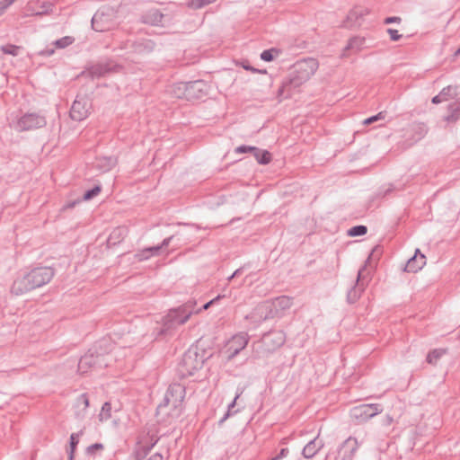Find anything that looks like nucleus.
I'll return each mask as SVG.
<instances>
[{
  "label": "nucleus",
  "mask_w": 460,
  "mask_h": 460,
  "mask_svg": "<svg viewBox=\"0 0 460 460\" xmlns=\"http://www.w3.org/2000/svg\"><path fill=\"white\" fill-rule=\"evenodd\" d=\"M54 276V270L50 267H40L32 270L24 278L14 281L12 292L21 295L33 288H40L49 283Z\"/></svg>",
  "instance_id": "1"
},
{
  "label": "nucleus",
  "mask_w": 460,
  "mask_h": 460,
  "mask_svg": "<svg viewBox=\"0 0 460 460\" xmlns=\"http://www.w3.org/2000/svg\"><path fill=\"white\" fill-rule=\"evenodd\" d=\"M195 305V301H189L176 309L170 310L163 319L165 329L169 330L185 323L192 315Z\"/></svg>",
  "instance_id": "2"
},
{
  "label": "nucleus",
  "mask_w": 460,
  "mask_h": 460,
  "mask_svg": "<svg viewBox=\"0 0 460 460\" xmlns=\"http://www.w3.org/2000/svg\"><path fill=\"white\" fill-rule=\"evenodd\" d=\"M203 358L196 350H188L181 359L179 371L182 376H191L203 367Z\"/></svg>",
  "instance_id": "3"
},
{
  "label": "nucleus",
  "mask_w": 460,
  "mask_h": 460,
  "mask_svg": "<svg viewBox=\"0 0 460 460\" xmlns=\"http://www.w3.org/2000/svg\"><path fill=\"white\" fill-rule=\"evenodd\" d=\"M185 395L186 390L183 385L173 384L169 387L165 397L166 405L174 411V415L181 413Z\"/></svg>",
  "instance_id": "4"
},
{
  "label": "nucleus",
  "mask_w": 460,
  "mask_h": 460,
  "mask_svg": "<svg viewBox=\"0 0 460 460\" xmlns=\"http://www.w3.org/2000/svg\"><path fill=\"white\" fill-rule=\"evenodd\" d=\"M249 338L246 333L234 335L226 344L224 354L227 358H232L243 350L248 344Z\"/></svg>",
  "instance_id": "5"
},
{
  "label": "nucleus",
  "mask_w": 460,
  "mask_h": 460,
  "mask_svg": "<svg viewBox=\"0 0 460 460\" xmlns=\"http://www.w3.org/2000/svg\"><path fill=\"white\" fill-rule=\"evenodd\" d=\"M382 411L379 404H362L351 409L349 415L357 420H366Z\"/></svg>",
  "instance_id": "6"
},
{
  "label": "nucleus",
  "mask_w": 460,
  "mask_h": 460,
  "mask_svg": "<svg viewBox=\"0 0 460 460\" xmlns=\"http://www.w3.org/2000/svg\"><path fill=\"white\" fill-rule=\"evenodd\" d=\"M317 64L314 60H304L296 64L295 72L296 74L295 80L301 84L307 81L316 71Z\"/></svg>",
  "instance_id": "7"
},
{
  "label": "nucleus",
  "mask_w": 460,
  "mask_h": 460,
  "mask_svg": "<svg viewBox=\"0 0 460 460\" xmlns=\"http://www.w3.org/2000/svg\"><path fill=\"white\" fill-rule=\"evenodd\" d=\"M359 448L357 438L349 437L341 446L338 456L341 460H351Z\"/></svg>",
  "instance_id": "8"
},
{
  "label": "nucleus",
  "mask_w": 460,
  "mask_h": 460,
  "mask_svg": "<svg viewBox=\"0 0 460 460\" xmlns=\"http://www.w3.org/2000/svg\"><path fill=\"white\" fill-rule=\"evenodd\" d=\"M90 103L86 100H75L70 110V117L75 121H82L90 115Z\"/></svg>",
  "instance_id": "9"
},
{
  "label": "nucleus",
  "mask_w": 460,
  "mask_h": 460,
  "mask_svg": "<svg viewBox=\"0 0 460 460\" xmlns=\"http://www.w3.org/2000/svg\"><path fill=\"white\" fill-rule=\"evenodd\" d=\"M207 95V85L201 82L197 81L188 83L187 101H195Z\"/></svg>",
  "instance_id": "10"
},
{
  "label": "nucleus",
  "mask_w": 460,
  "mask_h": 460,
  "mask_svg": "<svg viewBox=\"0 0 460 460\" xmlns=\"http://www.w3.org/2000/svg\"><path fill=\"white\" fill-rule=\"evenodd\" d=\"M369 13L370 11L367 7L363 5H356L348 13L347 22L349 26H352L367 16Z\"/></svg>",
  "instance_id": "11"
},
{
  "label": "nucleus",
  "mask_w": 460,
  "mask_h": 460,
  "mask_svg": "<svg viewBox=\"0 0 460 460\" xmlns=\"http://www.w3.org/2000/svg\"><path fill=\"white\" fill-rule=\"evenodd\" d=\"M188 83L178 82L172 84L166 89L167 94L172 98L187 101Z\"/></svg>",
  "instance_id": "12"
},
{
  "label": "nucleus",
  "mask_w": 460,
  "mask_h": 460,
  "mask_svg": "<svg viewBox=\"0 0 460 460\" xmlns=\"http://www.w3.org/2000/svg\"><path fill=\"white\" fill-rule=\"evenodd\" d=\"M426 265V257L419 250L406 263L405 270L408 272H417Z\"/></svg>",
  "instance_id": "13"
},
{
  "label": "nucleus",
  "mask_w": 460,
  "mask_h": 460,
  "mask_svg": "<svg viewBox=\"0 0 460 460\" xmlns=\"http://www.w3.org/2000/svg\"><path fill=\"white\" fill-rule=\"evenodd\" d=\"M43 124L44 119L33 114L25 115L19 120L20 128L24 130L40 128Z\"/></svg>",
  "instance_id": "14"
},
{
  "label": "nucleus",
  "mask_w": 460,
  "mask_h": 460,
  "mask_svg": "<svg viewBox=\"0 0 460 460\" xmlns=\"http://www.w3.org/2000/svg\"><path fill=\"white\" fill-rule=\"evenodd\" d=\"M128 234V229L124 226L115 227L108 237V243L110 245H117L121 243Z\"/></svg>",
  "instance_id": "15"
},
{
  "label": "nucleus",
  "mask_w": 460,
  "mask_h": 460,
  "mask_svg": "<svg viewBox=\"0 0 460 460\" xmlns=\"http://www.w3.org/2000/svg\"><path fill=\"white\" fill-rule=\"evenodd\" d=\"M366 43V40L363 37L356 36L349 40L344 50L343 56H348L347 53L349 50H353L355 52L360 51Z\"/></svg>",
  "instance_id": "16"
},
{
  "label": "nucleus",
  "mask_w": 460,
  "mask_h": 460,
  "mask_svg": "<svg viewBox=\"0 0 460 460\" xmlns=\"http://www.w3.org/2000/svg\"><path fill=\"white\" fill-rule=\"evenodd\" d=\"M323 443L322 440L318 439V438H315L309 443L305 445V447L303 449V455L306 458H311L314 456H315L318 451L323 447Z\"/></svg>",
  "instance_id": "17"
},
{
  "label": "nucleus",
  "mask_w": 460,
  "mask_h": 460,
  "mask_svg": "<svg viewBox=\"0 0 460 460\" xmlns=\"http://www.w3.org/2000/svg\"><path fill=\"white\" fill-rule=\"evenodd\" d=\"M162 246H154V247H149V248H145V249H142L140 251H138L135 257L138 260V261H145V260H147L153 256H156L159 254V252H160V249H161Z\"/></svg>",
  "instance_id": "18"
},
{
  "label": "nucleus",
  "mask_w": 460,
  "mask_h": 460,
  "mask_svg": "<svg viewBox=\"0 0 460 460\" xmlns=\"http://www.w3.org/2000/svg\"><path fill=\"white\" fill-rule=\"evenodd\" d=\"M460 119V103L451 104L448 108L447 114L444 116L447 123H455Z\"/></svg>",
  "instance_id": "19"
},
{
  "label": "nucleus",
  "mask_w": 460,
  "mask_h": 460,
  "mask_svg": "<svg viewBox=\"0 0 460 460\" xmlns=\"http://www.w3.org/2000/svg\"><path fill=\"white\" fill-rule=\"evenodd\" d=\"M149 451L146 448H140L136 451L131 460H162V456L158 454H153L147 456Z\"/></svg>",
  "instance_id": "20"
},
{
  "label": "nucleus",
  "mask_w": 460,
  "mask_h": 460,
  "mask_svg": "<svg viewBox=\"0 0 460 460\" xmlns=\"http://www.w3.org/2000/svg\"><path fill=\"white\" fill-rule=\"evenodd\" d=\"M112 407L111 402H104L98 414V420L100 422H105L111 417Z\"/></svg>",
  "instance_id": "21"
},
{
  "label": "nucleus",
  "mask_w": 460,
  "mask_h": 460,
  "mask_svg": "<svg viewBox=\"0 0 460 460\" xmlns=\"http://www.w3.org/2000/svg\"><path fill=\"white\" fill-rule=\"evenodd\" d=\"M254 156L259 164H268L271 161V155L267 150H260L255 147Z\"/></svg>",
  "instance_id": "22"
},
{
  "label": "nucleus",
  "mask_w": 460,
  "mask_h": 460,
  "mask_svg": "<svg viewBox=\"0 0 460 460\" xmlns=\"http://www.w3.org/2000/svg\"><path fill=\"white\" fill-rule=\"evenodd\" d=\"M30 11L35 14V15H43L49 13L51 9L52 5L49 3L42 4L39 8H34L32 6V4H30Z\"/></svg>",
  "instance_id": "23"
},
{
  "label": "nucleus",
  "mask_w": 460,
  "mask_h": 460,
  "mask_svg": "<svg viewBox=\"0 0 460 460\" xmlns=\"http://www.w3.org/2000/svg\"><path fill=\"white\" fill-rule=\"evenodd\" d=\"M162 18L163 14L155 10L146 15L145 21L147 23L156 25L162 22Z\"/></svg>",
  "instance_id": "24"
},
{
  "label": "nucleus",
  "mask_w": 460,
  "mask_h": 460,
  "mask_svg": "<svg viewBox=\"0 0 460 460\" xmlns=\"http://www.w3.org/2000/svg\"><path fill=\"white\" fill-rule=\"evenodd\" d=\"M446 353V349H437L430 351L427 357V360L430 364H436L439 358Z\"/></svg>",
  "instance_id": "25"
},
{
  "label": "nucleus",
  "mask_w": 460,
  "mask_h": 460,
  "mask_svg": "<svg viewBox=\"0 0 460 460\" xmlns=\"http://www.w3.org/2000/svg\"><path fill=\"white\" fill-rule=\"evenodd\" d=\"M439 93L443 95V99L447 102L457 95V89L454 86H447L444 88Z\"/></svg>",
  "instance_id": "26"
},
{
  "label": "nucleus",
  "mask_w": 460,
  "mask_h": 460,
  "mask_svg": "<svg viewBox=\"0 0 460 460\" xmlns=\"http://www.w3.org/2000/svg\"><path fill=\"white\" fill-rule=\"evenodd\" d=\"M75 41V39L72 36H65L57 41H55V46L58 49H64L67 46H70Z\"/></svg>",
  "instance_id": "27"
},
{
  "label": "nucleus",
  "mask_w": 460,
  "mask_h": 460,
  "mask_svg": "<svg viewBox=\"0 0 460 460\" xmlns=\"http://www.w3.org/2000/svg\"><path fill=\"white\" fill-rule=\"evenodd\" d=\"M92 362H93V358L91 356L83 357L79 361V365H78L79 370L82 371L83 373L86 372L88 369V367L91 365Z\"/></svg>",
  "instance_id": "28"
},
{
  "label": "nucleus",
  "mask_w": 460,
  "mask_h": 460,
  "mask_svg": "<svg viewBox=\"0 0 460 460\" xmlns=\"http://www.w3.org/2000/svg\"><path fill=\"white\" fill-rule=\"evenodd\" d=\"M367 233V227L364 226H358L350 228L349 230V235L350 236H359L364 235Z\"/></svg>",
  "instance_id": "29"
},
{
  "label": "nucleus",
  "mask_w": 460,
  "mask_h": 460,
  "mask_svg": "<svg viewBox=\"0 0 460 460\" xmlns=\"http://www.w3.org/2000/svg\"><path fill=\"white\" fill-rule=\"evenodd\" d=\"M216 0H191L189 5L194 9H199L207 4L214 3Z\"/></svg>",
  "instance_id": "30"
},
{
  "label": "nucleus",
  "mask_w": 460,
  "mask_h": 460,
  "mask_svg": "<svg viewBox=\"0 0 460 460\" xmlns=\"http://www.w3.org/2000/svg\"><path fill=\"white\" fill-rule=\"evenodd\" d=\"M2 51L5 54L16 56L19 51V47L14 45H6L2 47Z\"/></svg>",
  "instance_id": "31"
},
{
  "label": "nucleus",
  "mask_w": 460,
  "mask_h": 460,
  "mask_svg": "<svg viewBox=\"0 0 460 460\" xmlns=\"http://www.w3.org/2000/svg\"><path fill=\"white\" fill-rule=\"evenodd\" d=\"M274 53H277L274 49L264 50L261 54V58L267 62L272 61L275 57Z\"/></svg>",
  "instance_id": "32"
},
{
  "label": "nucleus",
  "mask_w": 460,
  "mask_h": 460,
  "mask_svg": "<svg viewBox=\"0 0 460 460\" xmlns=\"http://www.w3.org/2000/svg\"><path fill=\"white\" fill-rule=\"evenodd\" d=\"M384 119H385V113L381 111L375 116L366 119L363 121V124L367 126V125H370L371 123H374L377 120Z\"/></svg>",
  "instance_id": "33"
},
{
  "label": "nucleus",
  "mask_w": 460,
  "mask_h": 460,
  "mask_svg": "<svg viewBox=\"0 0 460 460\" xmlns=\"http://www.w3.org/2000/svg\"><path fill=\"white\" fill-rule=\"evenodd\" d=\"M101 192V187L97 186L93 188V190H87L84 195V200H89L92 198L97 196Z\"/></svg>",
  "instance_id": "34"
},
{
  "label": "nucleus",
  "mask_w": 460,
  "mask_h": 460,
  "mask_svg": "<svg viewBox=\"0 0 460 460\" xmlns=\"http://www.w3.org/2000/svg\"><path fill=\"white\" fill-rule=\"evenodd\" d=\"M77 406L83 405L84 410L89 406V399L85 394L79 395L76 399Z\"/></svg>",
  "instance_id": "35"
},
{
  "label": "nucleus",
  "mask_w": 460,
  "mask_h": 460,
  "mask_svg": "<svg viewBox=\"0 0 460 460\" xmlns=\"http://www.w3.org/2000/svg\"><path fill=\"white\" fill-rule=\"evenodd\" d=\"M386 31H387L391 40H393V41H397V40H401V38H402V34H400L397 30L387 29Z\"/></svg>",
  "instance_id": "36"
},
{
  "label": "nucleus",
  "mask_w": 460,
  "mask_h": 460,
  "mask_svg": "<svg viewBox=\"0 0 460 460\" xmlns=\"http://www.w3.org/2000/svg\"><path fill=\"white\" fill-rule=\"evenodd\" d=\"M221 298V296H217V297H215L214 299L210 300L209 302H208L207 304H205L203 305L202 308H199L196 311H193V314H199L202 312V310H207L215 302H217V300H219Z\"/></svg>",
  "instance_id": "37"
},
{
  "label": "nucleus",
  "mask_w": 460,
  "mask_h": 460,
  "mask_svg": "<svg viewBox=\"0 0 460 460\" xmlns=\"http://www.w3.org/2000/svg\"><path fill=\"white\" fill-rule=\"evenodd\" d=\"M288 455V448H282L279 453L271 458V460H281L282 458L286 457Z\"/></svg>",
  "instance_id": "38"
},
{
  "label": "nucleus",
  "mask_w": 460,
  "mask_h": 460,
  "mask_svg": "<svg viewBox=\"0 0 460 460\" xmlns=\"http://www.w3.org/2000/svg\"><path fill=\"white\" fill-rule=\"evenodd\" d=\"M254 150H255V147L245 146H238L237 148H235V152L238 154L246 153V152H253Z\"/></svg>",
  "instance_id": "39"
},
{
  "label": "nucleus",
  "mask_w": 460,
  "mask_h": 460,
  "mask_svg": "<svg viewBox=\"0 0 460 460\" xmlns=\"http://www.w3.org/2000/svg\"><path fill=\"white\" fill-rule=\"evenodd\" d=\"M102 21V15L101 14H95L94 17L93 18V26L96 29V30H99V22Z\"/></svg>",
  "instance_id": "40"
},
{
  "label": "nucleus",
  "mask_w": 460,
  "mask_h": 460,
  "mask_svg": "<svg viewBox=\"0 0 460 460\" xmlns=\"http://www.w3.org/2000/svg\"><path fill=\"white\" fill-rule=\"evenodd\" d=\"M285 87H286V86H285V84H282V85L279 88V90H278V92H277V99H278V102H282V100H283V93H284V92H285Z\"/></svg>",
  "instance_id": "41"
},
{
  "label": "nucleus",
  "mask_w": 460,
  "mask_h": 460,
  "mask_svg": "<svg viewBox=\"0 0 460 460\" xmlns=\"http://www.w3.org/2000/svg\"><path fill=\"white\" fill-rule=\"evenodd\" d=\"M402 22V19L401 17H388L385 20V24H389V23H392V22H396V23H400Z\"/></svg>",
  "instance_id": "42"
},
{
  "label": "nucleus",
  "mask_w": 460,
  "mask_h": 460,
  "mask_svg": "<svg viewBox=\"0 0 460 460\" xmlns=\"http://www.w3.org/2000/svg\"><path fill=\"white\" fill-rule=\"evenodd\" d=\"M13 2V0H0V10L8 7Z\"/></svg>",
  "instance_id": "43"
},
{
  "label": "nucleus",
  "mask_w": 460,
  "mask_h": 460,
  "mask_svg": "<svg viewBox=\"0 0 460 460\" xmlns=\"http://www.w3.org/2000/svg\"><path fill=\"white\" fill-rule=\"evenodd\" d=\"M446 102V101L443 99V95H441L440 93H438V95H436L432 99V102L435 103V104H438V103H440V102Z\"/></svg>",
  "instance_id": "44"
},
{
  "label": "nucleus",
  "mask_w": 460,
  "mask_h": 460,
  "mask_svg": "<svg viewBox=\"0 0 460 460\" xmlns=\"http://www.w3.org/2000/svg\"><path fill=\"white\" fill-rule=\"evenodd\" d=\"M77 443H78V440L76 438V436L75 434H72L70 437V444H71L72 450L75 449Z\"/></svg>",
  "instance_id": "45"
},
{
  "label": "nucleus",
  "mask_w": 460,
  "mask_h": 460,
  "mask_svg": "<svg viewBox=\"0 0 460 460\" xmlns=\"http://www.w3.org/2000/svg\"><path fill=\"white\" fill-rule=\"evenodd\" d=\"M385 421L386 424L389 425V424H391L394 421V420H393V418L390 415H386L385 417Z\"/></svg>",
  "instance_id": "46"
},
{
  "label": "nucleus",
  "mask_w": 460,
  "mask_h": 460,
  "mask_svg": "<svg viewBox=\"0 0 460 460\" xmlns=\"http://www.w3.org/2000/svg\"><path fill=\"white\" fill-rule=\"evenodd\" d=\"M245 70H248V71H252V72H255L256 70L252 67H251L250 66L248 65H245V64H243L242 66Z\"/></svg>",
  "instance_id": "47"
},
{
  "label": "nucleus",
  "mask_w": 460,
  "mask_h": 460,
  "mask_svg": "<svg viewBox=\"0 0 460 460\" xmlns=\"http://www.w3.org/2000/svg\"><path fill=\"white\" fill-rule=\"evenodd\" d=\"M168 243H169V239H166V240H164V241L163 242L162 246H167V245H168Z\"/></svg>",
  "instance_id": "48"
},
{
  "label": "nucleus",
  "mask_w": 460,
  "mask_h": 460,
  "mask_svg": "<svg viewBox=\"0 0 460 460\" xmlns=\"http://www.w3.org/2000/svg\"><path fill=\"white\" fill-rule=\"evenodd\" d=\"M94 447L101 449V448H102V445L96 444V445H94Z\"/></svg>",
  "instance_id": "49"
},
{
  "label": "nucleus",
  "mask_w": 460,
  "mask_h": 460,
  "mask_svg": "<svg viewBox=\"0 0 460 460\" xmlns=\"http://www.w3.org/2000/svg\"><path fill=\"white\" fill-rule=\"evenodd\" d=\"M457 52H458V53H460V49H458V51H457Z\"/></svg>",
  "instance_id": "50"
}]
</instances>
